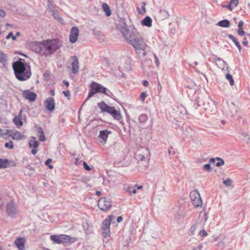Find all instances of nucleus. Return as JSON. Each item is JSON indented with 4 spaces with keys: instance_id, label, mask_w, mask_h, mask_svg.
<instances>
[{
    "instance_id": "obj_35",
    "label": "nucleus",
    "mask_w": 250,
    "mask_h": 250,
    "mask_svg": "<svg viewBox=\"0 0 250 250\" xmlns=\"http://www.w3.org/2000/svg\"><path fill=\"white\" fill-rule=\"evenodd\" d=\"M51 12L53 17L55 19L58 20L60 21L62 20V19L60 17L57 10H55L54 9H53L52 10H51Z\"/></svg>"
},
{
    "instance_id": "obj_3",
    "label": "nucleus",
    "mask_w": 250,
    "mask_h": 250,
    "mask_svg": "<svg viewBox=\"0 0 250 250\" xmlns=\"http://www.w3.org/2000/svg\"><path fill=\"white\" fill-rule=\"evenodd\" d=\"M12 67L17 79L20 81H24L28 79L31 76L30 66L24 62V60H19L13 63Z\"/></svg>"
},
{
    "instance_id": "obj_30",
    "label": "nucleus",
    "mask_w": 250,
    "mask_h": 250,
    "mask_svg": "<svg viewBox=\"0 0 250 250\" xmlns=\"http://www.w3.org/2000/svg\"><path fill=\"white\" fill-rule=\"evenodd\" d=\"M198 225V222L197 221H195L192 226L191 227L190 229L189 230V233L190 235H193L194 234V232L197 227Z\"/></svg>"
},
{
    "instance_id": "obj_16",
    "label": "nucleus",
    "mask_w": 250,
    "mask_h": 250,
    "mask_svg": "<svg viewBox=\"0 0 250 250\" xmlns=\"http://www.w3.org/2000/svg\"><path fill=\"white\" fill-rule=\"evenodd\" d=\"M109 109L107 113L110 114L115 119L120 120L122 119L120 111L116 110L114 107H111Z\"/></svg>"
},
{
    "instance_id": "obj_61",
    "label": "nucleus",
    "mask_w": 250,
    "mask_h": 250,
    "mask_svg": "<svg viewBox=\"0 0 250 250\" xmlns=\"http://www.w3.org/2000/svg\"><path fill=\"white\" fill-rule=\"evenodd\" d=\"M243 25H244V22L242 21H240L238 24V28H242Z\"/></svg>"
},
{
    "instance_id": "obj_53",
    "label": "nucleus",
    "mask_w": 250,
    "mask_h": 250,
    "mask_svg": "<svg viewBox=\"0 0 250 250\" xmlns=\"http://www.w3.org/2000/svg\"><path fill=\"white\" fill-rule=\"evenodd\" d=\"M62 93L64 95V96L67 98L68 100L70 99V92L69 91H63Z\"/></svg>"
},
{
    "instance_id": "obj_10",
    "label": "nucleus",
    "mask_w": 250,
    "mask_h": 250,
    "mask_svg": "<svg viewBox=\"0 0 250 250\" xmlns=\"http://www.w3.org/2000/svg\"><path fill=\"white\" fill-rule=\"evenodd\" d=\"M79 30L76 27H73L70 31L69 35V41L71 43H74L76 42L79 36Z\"/></svg>"
},
{
    "instance_id": "obj_7",
    "label": "nucleus",
    "mask_w": 250,
    "mask_h": 250,
    "mask_svg": "<svg viewBox=\"0 0 250 250\" xmlns=\"http://www.w3.org/2000/svg\"><path fill=\"white\" fill-rule=\"evenodd\" d=\"M6 212L8 215L11 218H15L18 214L17 206L13 202H9L7 204Z\"/></svg>"
},
{
    "instance_id": "obj_25",
    "label": "nucleus",
    "mask_w": 250,
    "mask_h": 250,
    "mask_svg": "<svg viewBox=\"0 0 250 250\" xmlns=\"http://www.w3.org/2000/svg\"><path fill=\"white\" fill-rule=\"evenodd\" d=\"M102 8L105 15L108 17L111 15V11L108 5L106 3H103L102 4Z\"/></svg>"
},
{
    "instance_id": "obj_64",
    "label": "nucleus",
    "mask_w": 250,
    "mask_h": 250,
    "mask_svg": "<svg viewBox=\"0 0 250 250\" xmlns=\"http://www.w3.org/2000/svg\"><path fill=\"white\" fill-rule=\"evenodd\" d=\"M248 138V135L245 133H242V138L243 139H247Z\"/></svg>"
},
{
    "instance_id": "obj_18",
    "label": "nucleus",
    "mask_w": 250,
    "mask_h": 250,
    "mask_svg": "<svg viewBox=\"0 0 250 250\" xmlns=\"http://www.w3.org/2000/svg\"><path fill=\"white\" fill-rule=\"evenodd\" d=\"M23 112L22 109H21L20 111L19 115L16 116L13 119V122L18 128H20L23 125V122L22 121L21 115Z\"/></svg>"
},
{
    "instance_id": "obj_49",
    "label": "nucleus",
    "mask_w": 250,
    "mask_h": 250,
    "mask_svg": "<svg viewBox=\"0 0 250 250\" xmlns=\"http://www.w3.org/2000/svg\"><path fill=\"white\" fill-rule=\"evenodd\" d=\"M146 96V92H143L141 93L140 94V100L142 102H144L145 101V99Z\"/></svg>"
},
{
    "instance_id": "obj_57",
    "label": "nucleus",
    "mask_w": 250,
    "mask_h": 250,
    "mask_svg": "<svg viewBox=\"0 0 250 250\" xmlns=\"http://www.w3.org/2000/svg\"><path fill=\"white\" fill-rule=\"evenodd\" d=\"M229 3L228 5H223L222 6V7H225L228 8L229 10L231 11L232 10V8Z\"/></svg>"
},
{
    "instance_id": "obj_36",
    "label": "nucleus",
    "mask_w": 250,
    "mask_h": 250,
    "mask_svg": "<svg viewBox=\"0 0 250 250\" xmlns=\"http://www.w3.org/2000/svg\"><path fill=\"white\" fill-rule=\"evenodd\" d=\"M102 235L104 237H107L108 236H109L110 235V229H102Z\"/></svg>"
},
{
    "instance_id": "obj_45",
    "label": "nucleus",
    "mask_w": 250,
    "mask_h": 250,
    "mask_svg": "<svg viewBox=\"0 0 250 250\" xmlns=\"http://www.w3.org/2000/svg\"><path fill=\"white\" fill-rule=\"evenodd\" d=\"M226 186H230L231 185L232 181L230 178H228L224 180L223 182Z\"/></svg>"
},
{
    "instance_id": "obj_41",
    "label": "nucleus",
    "mask_w": 250,
    "mask_h": 250,
    "mask_svg": "<svg viewBox=\"0 0 250 250\" xmlns=\"http://www.w3.org/2000/svg\"><path fill=\"white\" fill-rule=\"evenodd\" d=\"M217 160H218L219 162L216 163V166L217 167H220L221 166H222L224 164L225 162L221 158L217 157L216 158Z\"/></svg>"
},
{
    "instance_id": "obj_28",
    "label": "nucleus",
    "mask_w": 250,
    "mask_h": 250,
    "mask_svg": "<svg viewBox=\"0 0 250 250\" xmlns=\"http://www.w3.org/2000/svg\"><path fill=\"white\" fill-rule=\"evenodd\" d=\"M228 37L229 39H230L234 42V43H235V44L236 45L237 47L238 48L239 51H241L242 47H241L239 42L237 41V40L235 38V37L231 34L229 35Z\"/></svg>"
},
{
    "instance_id": "obj_26",
    "label": "nucleus",
    "mask_w": 250,
    "mask_h": 250,
    "mask_svg": "<svg viewBox=\"0 0 250 250\" xmlns=\"http://www.w3.org/2000/svg\"><path fill=\"white\" fill-rule=\"evenodd\" d=\"M217 25L222 27H229L230 26V22L228 20H224L219 21Z\"/></svg>"
},
{
    "instance_id": "obj_24",
    "label": "nucleus",
    "mask_w": 250,
    "mask_h": 250,
    "mask_svg": "<svg viewBox=\"0 0 250 250\" xmlns=\"http://www.w3.org/2000/svg\"><path fill=\"white\" fill-rule=\"evenodd\" d=\"M143 25L151 27L152 25V20L149 16H146L141 22Z\"/></svg>"
},
{
    "instance_id": "obj_8",
    "label": "nucleus",
    "mask_w": 250,
    "mask_h": 250,
    "mask_svg": "<svg viewBox=\"0 0 250 250\" xmlns=\"http://www.w3.org/2000/svg\"><path fill=\"white\" fill-rule=\"evenodd\" d=\"M69 62L71 65V72L74 74H77L79 69V61L77 57L75 56L71 57Z\"/></svg>"
},
{
    "instance_id": "obj_12",
    "label": "nucleus",
    "mask_w": 250,
    "mask_h": 250,
    "mask_svg": "<svg viewBox=\"0 0 250 250\" xmlns=\"http://www.w3.org/2000/svg\"><path fill=\"white\" fill-rule=\"evenodd\" d=\"M17 164L15 162L7 159H0V168H5L9 167H15Z\"/></svg>"
},
{
    "instance_id": "obj_40",
    "label": "nucleus",
    "mask_w": 250,
    "mask_h": 250,
    "mask_svg": "<svg viewBox=\"0 0 250 250\" xmlns=\"http://www.w3.org/2000/svg\"><path fill=\"white\" fill-rule=\"evenodd\" d=\"M214 59L215 60L216 62L218 61L220 62V64L221 65L220 67L222 66L223 68L224 67L226 62L222 59L219 58H217L216 56H214Z\"/></svg>"
},
{
    "instance_id": "obj_51",
    "label": "nucleus",
    "mask_w": 250,
    "mask_h": 250,
    "mask_svg": "<svg viewBox=\"0 0 250 250\" xmlns=\"http://www.w3.org/2000/svg\"><path fill=\"white\" fill-rule=\"evenodd\" d=\"M237 33L238 34L241 36H243L245 34V32L244 31L243 28H238Z\"/></svg>"
},
{
    "instance_id": "obj_33",
    "label": "nucleus",
    "mask_w": 250,
    "mask_h": 250,
    "mask_svg": "<svg viewBox=\"0 0 250 250\" xmlns=\"http://www.w3.org/2000/svg\"><path fill=\"white\" fill-rule=\"evenodd\" d=\"M38 132L40 134L39 136V140L41 141H44L45 140V138L44 135L43 131L41 127H39L38 128Z\"/></svg>"
},
{
    "instance_id": "obj_62",
    "label": "nucleus",
    "mask_w": 250,
    "mask_h": 250,
    "mask_svg": "<svg viewBox=\"0 0 250 250\" xmlns=\"http://www.w3.org/2000/svg\"><path fill=\"white\" fill-rule=\"evenodd\" d=\"M162 87L159 82V81L158 82V91L159 92H160L162 90Z\"/></svg>"
},
{
    "instance_id": "obj_32",
    "label": "nucleus",
    "mask_w": 250,
    "mask_h": 250,
    "mask_svg": "<svg viewBox=\"0 0 250 250\" xmlns=\"http://www.w3.org/2000/svg\"><path fill=\"white\" fill-rule=\"evenodd\" d=\"M93 35L98 39L99 40H104V35L102 34L101 31L98 30H93Z\"/></svg>"
},
{
    "instance_id": "obj_20",
    "label": "nucleus",
    "mask_w": 250,
    "mask_h": 250,
    "mask_svg": "<svg viewBox=\"0 0 250 250\" xmlns=\"http://www.w3.org/2000/svg\"><path fill=\"white\" fill-rule=\"evenodd\" d=\"M60 237L62 243H72L74 242L76 240V239L75 238L71 237L70 236L65 234H61Z\"/></svg>"
},
{
    "instance_id": "obj_39",
    "label": "nucleus",
    "mask_w": 250,
    "mask_h": 250,
    "mask_svg": "<svg viewBox=\"0 0 250 250\" xmlns=\"http://www.w3.org/2000/svg\"><path fill=\"white\" fill-rule=\"evenodd\" d=\"M226 78L229 80L230 85H233L234 84V80L231 75L229 73H227L226 75Z\"/></svg>"
},
{
    "instance_id": "obj_9",
    "label": "nucleus",
    "mask_w": 250,
    "mask_h": 250,
    "mask_svg": "<svg viewBox=\"0 0 250 250\" xmlns=\"http://www.w3.org/2000/svg\"><path fill=\"white\" fill-rule=\"evenodd\" d=\"M203 106L205 110L211 112L214 109V102L209 98H206L204 101Z\"/></svg>"
},
{
    "instance_id": "obj_4",
    "label": "nucleus",
    "mask_w": 250,
    "mask_h": 250,
    "mask_svg": "<svg viewBox=\"0 0 250 250\" xmlns=\"http://www.w3.org/2000/svg\"><path fill=\"white\" fill-rule=\"evenodd\" d=\"M90 89L88 97L85 101V102L96 93H102L108 96L112 94L106 88L96 82H92L91 83L90 86Z\"/></svg>"
},
{
    "instance_id": "obj_34",
    "label": "nucleus",
    "mask_w": 250,
    "mask_h": 250,
    "mask_svg": "<svg viewBox=\"0 0 250 250\" xmlns=\"http://www.w3.org/2000/svg\"><path fill=\"white\" fill-rule=\"evenodd\" d=\"M147 118V116L146 114H142L139 116V120L140 123L144 124L146 122Z\"/></svg>"
},
{
    "instance_id": "obj_14",
    "label": "nucleus",
    "mask_w": 250,
    "mask_h": 250,
    "mask_svg": "<svg viewBox=\"0 0 250 250\" xmlns=\"http://www.w3.org/2000/svg\"><path fill=\"white\" fill-rule=\"evenodd\" d=\"M115 219V216L114 215H110L108 216L104 220L102 224V227L101 228L102 229H110V226L111 222Z\"/></svg>"
},
{
    "instance_id": "obj_52",
    "label": "nucleus",
    "mask_w": 250,
    "mask_h": 250,
    "mask_svg": "<svg viewBox=\"0 0 250 250\" xmlns=\"http://www.w3.org/2000/svg\"><path fill=\"white\" fill-rule=\"evenodd\" d=\"M199 234L201 237H205L207 235L208 233L205 230L203 229L199 232Z\"/></svg>"
},
{
    "instance_id": "obj_2",
    "label": "nucleus",
    "mask_w": 250,
    "mask_h": 250,
    "mask_svg": "<svg viewBox=\"0 0 250 250\" xmlns=\"http://www.w3.org/2000/svg\"><path fill=\"white\" fill-rule=\"evenodd\" d=\"M123 37L136 50L145 51L148 47L142 34L134 27L130 26V31Z\"/></svg>"
},
{
    "instance_id": "obj_23",
    "label": "nucleus",
    "mask_w": 250,
    "mask_h": 250,
    "mask_svg": "<svg viewBox=\"0 0 250 250\" xmlns=\"http://www.w3.org/2000/svg\"><path fill=\"white\" fill-rule=\"evenodd\" d=\"M26 137L21 132L17 130H15L14 133L12 137V139L16 140H20L23 139H25Z\"/></svg>"
},
{
    "instance_id": "obj_37",
    "label": "nucleus",
    "mask_w": 250,
    "mask_h": 250,
    "mask_svg": "<svg viewBox=\"0 0 250 250\" xmlns=\"http://www.w3.org/2000/svg\"><path fill=\"white\" fill-rule=\"evenodd\" d=\"M177 215L178 217H179L180 218H184L186 216H188L187 212L185 210H179Z\"/></svg>"
},
{
    "instance_id": "obj_38",
    "label": "nucleus",
    "mask_w": 250,
    "mask_h": 250,
    "mask_svg": "<svg viewBox=\"0 0 250 250\" xmlns=\"http://www.w3.org/2000/svg\"><path fill=\"white\" fill-rule=\"evenodd\" d=\"M125 190L129 193H133L134 194L136 193V189L132 186H128L125 188Z\"/></svg>"
},
{
    "instance_id": "obj_31",
    "label": "nucleus",
    "mask_w": 250,
    "mask_h": 250,
    "mask_svg": "<svg viewBox=\"0 0 250 250\" xmlns=\"http://www.w3.org/2000/svg\"><path fill=\"white\" fill-rule=\"evenodd\" d=\"M200 196L199 192L197 190H194L190 192V198L191 200L192 201L193 200L196 199L197 198Z\"/></svg>"
},
{
    "instance_id": "obj_22",
    "label": "nucleus",
    "mask_w": 250,
    "mask_h": 250,
    "mask_svg": "<svg viewBox=\"0 0 250 250\" xmlns=\"http://www.w3.org/2000/svg\"><path fill=\"white\" fill-rule=\"evenodd\" d=\"M98 107L101 109L102 111L104 112H107V111L111 106H108L104 102H101L98 104Z\"/></svg>"
},
{
    "instance_id": "obj_43",
    "label": "nucleus",
    "mask_w": 250,
    "mask_h": 250,
    "mask_svg": "<svg viewBox=\"0 0 250 250\" xmlns=\"http://www.w3.org/2000/svg\"><path fill=\"white\" fill-rule=\"evenodd\" d=\"M239 0H231L229 4H231V6L233 9L234 7H236L238 4Z\"/></svg>"
},
{
    "instance_id": "obj_48",
    "label": "nucleus",
    "mask_w": 250,
    "mask_h": 250,
    "mask_svg": "<svg viewBox=\"0 0 250 250\" xmlns=\"http://www.w3.org/2000/svg\"><path fill=\"white\" fill-rule=\"evenodd\" d=\"M15 130H9V129H6V132L8 133V138L9 137H11L12 138L13 136V134L14 133Z\"/></svg>"
},
{
    "instance_id": "obj_63",
    "label": "nucleus",
    "mask_w": 250,
    "mask_h": 250,
    "mask_svg": "<svg viewBox=\"0 0 250 250\" xmlns=\"http://www.w3.org/2000/svg\"><path fill=\"white\" fill-rule=\"evenodd\" d=\"M43 76L44 78H45L46 79L49 78V77H50L49 73H48L47 71L45 72L43 74Z\"/></svg>"
},
{
    "instance_id": "obj_27",
    "label": "nucleus",
    "mask_w": 250,
    "mask_h": 250,
    "mask_svg": "<svg viewBox=\"0 0 250 250\" xmlns=\"http://www.w3.org/2000/svg\"><path fill=\"white\" fill-rule=\"evenodd\" d=\"M50 239L56 244H62L60 235H52L50 236Z\"/></svg>"
},
{
    "instance_id": "obj_11",
    "label": "nucleus",
    "mask_w": 250,
    "mask_h": 250,
    "mask_svg": "<svg viewBox=\"0 0 250 250\" xmlns=\"http://www.w3.org/2000/svg\"><path fill=\"white\" fill-rule=\"evenodd\" d=\"M22 95L25 99L31 102L35 101L37 97L36 94L31 92L30 90H23L22 92Z\"/></svg>"
},
{
    "instance_id": "obj_13",
    "label": "nucleus",
    "mask_w": 250,
    "mask_h": 250,
    "mask_svg": "<svg viewBox=\"0 0 250 250\" xmlns=\"http://www.w3.org/2000/svg\"><path fill=\"white\" fill-rule=\"evenodd\" d=\"M39 143L36 141L35 137H31L29 142V147L30 148H33L31 151V153L33 155H35L37 153V148L39 146Z\"/></svg>"
},
{
    "instance_id": "obj_1",
    "label": "nucleus",
    "mask_w": 250,
    "mask_h": 250,
    "mask_svg": "<svg viewBox=\"0 0 250 250\" xmlns=\"http://www.w3.org/2000/svg\"><path fill=\"white\" fill-rule=\"evenodd\" d=\"M62 44L59 40L53 39L42 42H32L30 44L31 49L42 56H47L60 48Z\"/></svg>"
},
{
    "instance_id": "obj_60",
    "label": "nucleus",
    "mask_w": 250,
    "mask_h": 250,
    "mask_svg": "<svg viewBox=\"0 0 250 250\" xmlns=\"http://www.w3.org/2000/svg\"><path fill=\"white\" fill-rule=\"evenodd\" d=\"M203 245L202 244H200L197 248H194L192 250H202Z\"/></svg>"
},
{
    "instance_id": "obj_47",
    "label": "nucleus",
    "mask_w": 250,
    "mask_h": 250,
    "mask_svg": "<svg viewBox=\"0 0 250 250\" xmlns=\"http://www.w3.org/2000/svg\"><path fill=\"white\" fill-rule=\"evenodd\" d=\"M7 135H8V133L6 132V129H4L3 130H2L1 136H0V137H2L5 139H8Z\"/></svg>"
},
{
    "instance_id": "obj_5",
    "label": "nucleus",
    "mask_w": 250,
    "mask_h": 250,
    "mask_svg": "<svg viewBox=\"0 0 250 250\" xmlns=\"http://www.w3.org/2000/svg\"><path fill=\"white\" fill-rule=\"evenodd\" d=\"M98 206L102 211L109 210L112 206L111 199L106 197L101 198L98 201Z\"/></svg>"
},
{
    "instance_id": "obj_42",
    "label": "nucleus",
    "mask_w": 250,
    "mask_h": 250,
    "mask_svg": "<svg viewBox=\"0 0 250 250\" xmlns=\"http://www.w3.org/2000/svg\"><path fill=\"white\" fill-rule=\"evenodd\" d=\"M4 146L5 147L9 148V149H13L14 148L13 142L11 141H10L9 142L5 143Z\"/></svg>"
},
{
    "instance_id": "obj_21",
    "label": "nucleus",
    "mask_w": 250,
    "mask_h": 250,
    "mask_svg": "<svg viewBox=\"0 0 250 250\" xmlns=\"http://www.w3.org/2000/svg\"><path fill=\"white\" fill-rule=\"evenodd\" d=\"M0 62L2 63L3 67L7 69V56L3 51L0 50Z\"/></svg>"
},
{
    "instance_id": "obj_55",
    "label": "nucleus",
    "mask_w": 250,
    "mask_h": 250,
    "mask_svg": "<svg viewBox=\"0 0 250 250\" xmlns=\"http://www.w3.org/2000/svg\"><path fill=\"white\" fill-rule=\"evenodd\" d=\"M160 14L164 16L165 18L167 17L168 13L165 10H161L160 11Z\"/></svg>"
},
{
    "instance_id": "obj_17",
    "label": "nucleus",
    "mask_w": 250,
    "mask_h": 250,
    "mask_svg": "<svg viewBox=\"0 0 250 250\" xmlns=\"http://www.w3.org/2000/svg\"><path fill=\"white\" fill-rule=\"evenodd\" d=\"M25 239L23 237H19L15 241V244L19 250H24Z\"/></svg>"
},
{
    "instance_id": "obj_56",
    "label": "nucleus",
    "mask_w": 250,
    "mask_h": 250,
    "mask_svg": "<svg viewBox=\"0 0 250 250\" xmlns=\"http://www.w3.org/2000/svg\"><path fill=\"white\" fill-rule=\"evenodd\" d=\"M154 57L155 62L156 63V64L157 66L158 67L159 66V64H160V62H159L158 58H157V56L155 54H154Z\"/></svg>"
},
{
    "instance_id": "obj_54",
    "label": "nucleus",
    "mask_w": 250,
    "mask_h": 250,
    "mask_svg": "<svg viewBox=\"0 0 250 250\" xmlns=\"http://www.w3.org/2000/svg\"><path fill=\"white\" fill-rule=\"evenodd\" d=\"M83 166L84 169L86 170L89 171L91 170L90 167L87 164V163L85 162H83Z\"/></svg>"
},
{
    "instance_id": "obj_44",
    "label": "nucleus",
    "mask_w": 250,
    "mask_h": 250,
    "mask_svg": "<svg viewBox=\"0 0 250 250\" xmlns=\"http://www.w3.org/2000/svg\"><path fill=\"white\" fill-rule=\"evenodd\" d=\"M203 170H204L205 171H210L211 170V168L210 164H207L203 166Z\"/></svg>"
},
{
    "instance_id": "obj_6",
    "label": "nucleus",
    "mask_w": 250,
    "mask_h": 250,
    "mask_svg": "<svg viewBox=\"0 0 250 250\" xmlns=\"http://www.w3.org/2000/svg\"><path fill=\"white\" fill-rule=\"evenodd\" d=\"M116 28L117 30L122 33L123 37L130 31V28H128L127 27V24L124 18H120L118 22L116 23Z\"/></svg>"
},
{
    "instance_id": "obj_15",
    "label": "nucleus",
    "mask_w": 250,
    "mask_h": 250,
    "mask_svg": "<svg viewBox=\"0 0 250 250\" xmlns=\"http://www.w3.org/2000/svg\"><path fill=\"white\" fill-rule=\"evenodd\" d=\"M46 108L50 111L54 110L55 107V103L54 99L52 98H47L44 102Z\"/></svg>"
},
{
    "instance_id": "obj_59",
    "label": "nucleus",
    "mask_w": 250,
    "mask_h": 250,
    "mask_svg": "<svg viewBox=\"0 0 250 250\" xmlns=\"http://www.w3.org/2000/svg\"><path fill=\"white\" fill-rule=\"evenodd\" d=\"M5 16V11L2 9H0V17H4Z\"/></svg>"
},
{
    "instance_id": "obj_46",
    "label": "nucleus",
    "mask_w": 250,
    "mask_h": 250,
    "mask_svg": "<svg viewBox=\"0 0 250 250\" xmlns=\"http://www.w3.org/2000/svg\"><path fill=\"white\" fill-rule=\"evenodd\" d=\"M10 38H12L13 41H15L16 40V37L13 35V33L12 32H10L6 37V39L7 40L9 39Z\"/></svg>"
},
{
    "instance_id": "obj_29",
    "label": "nucleus",
    "mask_w": 250,
    "mask_h": 250,
    "mask_svg": "<svg viewBox=\"0 0 250 250\" xmlns=\"http://www.w3.org/2000/svg\"><path fill=\"white\" fill-rule=\"evenodd\" d=\"M192 203L195 208L201 207L202 205V201L201 196H199L196 199L193 200Z\"/></svg>"
},
{
    "instance_id": "obj_58",
    "label": "nucleus",
    "mask_w": 250,
    "mask_h": 250,
    "mask_svg": "<svg viewBox=\"0 0 250 250\" xmlns=\"http://www.w3.org/2000/svg\"><path fill=\"white\" fill-rule=\"evenodd\" d=\"M242 43L244 45L247 46L248 45V42L247 41V37H245L244 39V41L242 42Z\"/></svg>"
},
{
    "instance_id": "obj_50",
    "label": "nucleus",
    "mask_w": 250,
    "mask_h": 250,
    "mask_svg": "<svg viewBox=\"0 0 250 250\" xmlns=\"http://www.w3.org/2000/svg\"><path fill=\"white\" fill-rule=\"evenodd\" d=\"M52 161V159L49 158L48 159L45 163V165L48 166L50 169H52L53 167V166L50 165V163H51Z\"/></svg>"
},
{
    "instance_id": "obj_19",
    "label": "nucleus",
    "mask_w": 250,
    "mask_h": 250,
    "mask_svg": "<svg viewBox=\"0 0 250 250\" xmlns=\"http://www.w3.org/2000/svg\"><path fill=\"white\" fill-rule=\"evenodd\" d=\"M111 132L107 130H101L100 132L99 138L102 139L103 141H101L102 143L105 144L108 135L111 134Z\"/></svg>"
}]
</instances>
